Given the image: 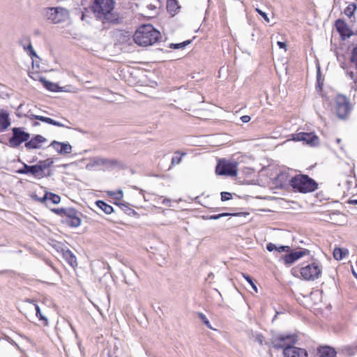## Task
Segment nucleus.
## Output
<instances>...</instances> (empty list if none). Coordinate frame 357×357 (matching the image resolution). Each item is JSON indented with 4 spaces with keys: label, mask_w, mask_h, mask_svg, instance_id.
<instances>
[{
    "label": "nucleus",
    "mask_w": 357,
    "mask_h": 357,
    "mask_svg": "<svg viewBox=\"0 0 357 357\" xmlns=\"http://www.w3.org/2000/svg\"><path fill=\"white\" fill-rule=\"evenodd\" d=\"M29 56L33 58V57H38L37 54H36V51L33 50V49H31L30 51H29Z\"/></svg>",
    "instance_id": "nucleus-53"
},
{
    "label": "nucleus",
    "mask_w": 357,
    "mask_h": 357,
    "mask_svg": "<svg viewBox=\"0 0 357 357\" xmlns=\"http://www.w3.org/2000/svg\"><path fill=\"white\" fill-rule=\"evenodd\" d=\"M13 135L9 139V143L13 148L18 147L22 143L26 142L30 138V134L22 130L21 128H13Z\"/></svg>",
    "instance_id": "nucleus-9"
},
{
    "label": "nucleus",
    "mask_w": 357,
    "mask_h": 357,
    "mask_svg": "<svg viewBox=\"0 0 357 357\" xmlns=\"http://www.w3.org/2000/svg\"><path fill=\"white\" fill-rule=\"evenodd\" d=\"M198 317L202 320V321L207 326V328L212 329V326L210 324L209 320L206 317V316L202 312H198Z\"/></svg>",
    "instance_id": "nucleus-40"
},
{
    "label": "nucleus",
    "mask_w": 357,
    "mask_h": 357,
    "mask_svg": "<svg viewBox=\"0 0 357 357\" xmlns=\"http://www.w3.org/2000/svg\"><path fill=\"white\" fill-rule=\"evenodd\" d=\"M40 125V123H38V121H35L33 123V126L36 127V126H38Z\"/></svg>",
    "instance_id": "nucleus-57"
},
{
    "label": "nucleus",
    "mask_w": 357,
    "mask_h": 357,
    "mask_svg": "<svg viewBox=\"0 0 357 357\" xmlns=\"http://www.w3.org/2000/svg\"><path fill=\"white\" fill-rule=\"evenodd\" d=\"M114 0H93L89 8L103 24L117 25L123 23V17L114 12Z\"/></svg>",
    "instance_id": "nucleus-1"
},
{
    "label": "nucleus",
    "mask_w": 357,
    "mask_h": 357,
    "mask_svg": "<svg viewBox=\"0 0 357 357\" xmlns=\"http://www.w3.org/2000/svg\"><path fill=\"white\" fill-rule=\"evenodd\" d=\"M40 82L43 84L44 87L52 92H58V91H63V90L62 88L59 87L58 84L51 82L48 80H47L44 77H41L40 79Z\"/></svg>",
    "instance_id": "nucleus-22"
},
{
    "label": "nucleus",
    "mask_w": 357,
    "mask_h": 357,
    "mask_svg": "<svg viewBox=\"0 0 357 357\" xmlns=\"http://www.w3.org/2000/svg\"><path fill=\"white\" fill-rule=\"evenodd\" d=\"M37 178H42L45 176V174H42L40 171V167L38 165H33L30 166L29 174Z\"/></svg>",
    "instance_id": "nucleus-28"
},
{
    "label": "nucleus",
    "mask_w": 357,
    "mask_h": 357,
    "mask_svg": "<svg viewBox=\"0 0 357 357\" xmlns=\"http://www.w3.org/2000/svg\"><path fill=\"white\" fill-rule=\"evenodd\" d=\"M51 175H52V172L50 171H49L47 172V174H45V176L44 177H50Z\"/></svg>",
    "instance_id": "nucleus-56"
},
{
    "label": "nucleus",
    "mask_w": 357,
    "mask_h": 357,
    "mask_svg": "<svg viewBox=\"0 0 357 357\" xmlns=\"http://www.w3.org/2000/svg\"><path fill=\"white\" fill-rule=\"evenodd\" d=\"M250 116L248 115H244L241 117V120L243 123H248L250 121Z\"/></svg>",
    "instance_id": "nucleus-48"
},
{
    "label": "nucleus",
    "mask_w": 357,
    "mask_h": 357,
    "mask_svg": "<svg viewBox=\"0 0 357 357\" xmlns=\"http://www.w3.org/2000/svg\"><path fill=\"white\" fill-rule=\"evenodd\" d=\"M5 339L8 342H10V344L15 345L16 347L19 348V346L18 344L15 342L13 341L10 337L8 336H6Z\"/></svg>",
    "instance_id": "nucleus-51"
},
{
    "label": "nucleus",
    "mask_w": 357,
    "mask_h": 357,
    "mask_svg": "<svg viewBox=\"0 0 357 357\" xmlns=\"http://www.w3.org/2000/svg\"><path fill=\"white\" fill-rule=\"evenodd\" d=\"M55 214L60 215L61 217H65L67 211V208H54L52 210Z\"/></svg>",
    "instance_id": "nucleus-42"
},
{
    "label": "nucleus",
    "mask_w": 357,
    "mask_h": 357,
    "mask_svg": "<svg viewBox=\"0 0 357 357\" xmlns=\"http://www.w3.org/2000/svg\"><path fill=\"white\" fill-rule=\"evenodd\" d=\"M232 198V195L228 192H221V200L222 202L230 200Z\"/></svg>",
    "instance_id": "nucleus-43"
},
{
    "label": "nucleus",
    "mask_w": 357,
    "mask_h": 357,
    "mask_svg": "<svg viewBox=\"0 0 357 357\" xmlns=\"http://www.w3.org/2000/svg\"><path fill=\"white\" fill-rule=\"evenodd\" d=\"M47 195H48L47 199H50L53 204H57L61 202V197L59 195L46 192Z\"/></svg>",
    "instance_id": "nucleus-38"
},
{
    "label": "nucleus",
    "mask_w": 357,
    "mask_h": 357,
    "mask_svg": "<svg viewBox=\"0 0 357 357\" xmlns=\"http://www.w3.org/2000/svg\"><path fill=\"white\" fill-rule=\"evenodd\" d=\"M297 337L296 335H280L276 338H275L272 342L271 345L273 348L277 349H284L288 345H291L290 344L286 343L287 341H289L291 344H295L297 341Z\"/></svg>",
    "instance_id": "nucleus-11"
},
{
    "label": "nucleus",
    "mask_w": 357,
    "mask_h": 357,
    "mask_svg": "<svg viewBox=\"0 0 357 357\" xmlns=\"http://www.w3.org/2000/svg\"><path fill=\"white\" fill-rule=\"evenodd\" d=\"M176 155L173 156L172 158V165H178L182 160V156L185 153H181L180 151L175 152Z\"/></svg>",
    "instance_id": "nucleus-36"
},
{
    "label": "nucleus",
    "mask_w": 357,
    "mask_h": 357,
    "mask_svg": "<svg viewBox=\"0 0 357 357\" xmlns=\"http://www.w3.org/2000/svg\"><path fill=\"white\" fill-rule=\"evenodd\" d=\"M347 202L349 204L357 205V199H349Z\"/></svg>",
    "instance_id": "nucleus-54"
},
{
    "label": "nucleus",
    "mask_w": 357,
    "mask_h": 357,
    "mask_svg": "<svg viewBox=\"0 0 357 357\" xmlns=\"http://www.w3.org/2000/svg\"><path fill=\"white\" fill-rule=\"evenodd\" d=\"M218 218H221L222 217H227V216H229V215H233V216H236V215H239L240 213H220V214H218Z\"/></svg>",
    "instance_id": "nucleus-47"
},
{
    "label": "nucleus",
    "mask_w": 357,
    "mask_h": 357,
    "mask_svg": "<svg viewBox=\"0 0 357 357\" xmlns=\"http://www.w3.org/2000/svg\"><path fill=\"white\" fill-rule=\"evenodd\" d=\"M167 8L171 14L174 15L181 7L178 5L176 0H167Z\"/></svg>",
    "instance_id": "nucleus-27"
},
{
    "label": "nucleus",
    "mask_w": 357,
    "mask_h": 357,
    "mask_svg": "<svg viewBox=\"0 0 357 357\" xmlns=\"http://www.w3.org/2000/svg\"><path fill=\"white\" fill-rule=\"evenodd\" d=\"M255 10H256V12H257L259 15H261V16L264 18V20L266 22H270V19H269V17H268V15H267L265 12L262 11L261 9L257 8H255Z\"/></svg>",
    "instance_id": "nucleus-45"
},
{
    "label": "nucleus",
    "mask_w": 357,
    "mask_h": 357,
    "mask_svg": "<svg viewBox=\"0 0 357 357\" xmlns=\"http://www.w3.org/2000/svg\"><path fill=\"white\" fill-rule=\"evenodd\" d=\"M35 310H36V314L37 317L39 319V320L43 321V324L44 326H47L48 325V319L46 317H45L42 314L40 307L37 304H35Z\"/></svg>",
    "instance_id": "nucleus-31"
},
{
    "label": "nucleus",
    "mask_w": 357,
    "mask_h": 357,
    "mask_svg": "<svg viewBox=\"0 0 357 357\" xmlns=\"http://www.w3.org/2000/svg\"><path fill=\"white\" fill-rule=\"evenodd\" d=\"M54 163L53 158H47L44 160H40L37 165L40 167V171L42 174H45V170L47 168H50Z\"/></svg>",
    "instance_id": "nucleus-25"
},
{
    "label": "nucleus",
    "mask_w": 357,
    "mask_h": 357,
    "mask_svg": "<svg viewBox=\"0 0 357 357\" xmlns=\"http://www.w3.org/2000/svg\"><path fill=\"white\" fill-rule=\"evenodd\" d=\"M278 47L280 48V49H284L286 47L287 45L284 42H281V41H278L277 43Z\"/></svg>",
    "instance_id": "nucleus-52"
},
{
    "label": "nucleus",
    "mask_w": 357,
    "mask_h": 357,
    "mask_svg": "<svg viewBox=\"0 0 357 357\" xmlns=\"http://www.w3.org/2000/svg\"><path fill=\"white\" fill-rule=\"evenodd\" d=\"M294 139L303 141L312 146L319 144V137L313 132H299L296 135Z\"/></svg>",
    "instance_id": "nucleus-13"
},
{
    "label": "nucleus",
    "mask_w": 357,
    "mask_h": 357,
    "mask_svg": "<svg viewBox=\"0 0 357 357\" xmlns=\"http://www.w3.org/2000/svg\"><path fill=\"white\" fill-rule=\"evenodd\" d=\"M284 357H307L305 349L288 345L283 351Z\"/></svg>",
    "instance_id": "nucleus-14"
},
{
    "label": "nucleus",
    "mask_w": 357,
    "mask_h": 357,
    "mask_svg": "<svg viewBox=\"0 0 357 357\" xmlns=\"http://www.w3.org/2000/svg\"><path fill=\"white\" fill-rule=\"evenodd\" d=\"M22 167L17 169L16 172L19 174H29L31 165H28L27 164L23 162H22Z\"/></svg>",
    "instance_id": "nucleus-39"
},
{
    "label": "nucleus",
    "mask_w": 357,
    "mask_h": 357,
    "mask_svg": "<svg viewBox=\"0 0 357 357\" xmlns=\"http://www.w3.org/2000/svg\"><path fill=\"white\" fill-rule=\"evenodd\" d=\"M203 218H204V219H206V220H218V219H219L218 214L217 215H208V216H206V217L204 216Z\"/></svg>",
    "instance_id": "nucleus-50"
},
{
    "label": "nucleus",
    "mask_w": 357,
    "mask_h": 357,
    "mask_svg": "<svg viewBox=\"0 0 357 357\" xmlns=\"http://www.w3.org/2000/svg\"><path fill=\"white\" fill-rule=\"evenodd\" d=\"M82 214L74 208H67L65 215V219L62 220L63 223L66 224L70 227H77L81 225Z\"/></svg>",
    "instance_id": "nucleus-8"
},
{
    "label": "nucleus",
    "mask_w": 357,
    "mask_h": 357,
    "mask_svg": "<svg viewBox=\"0 0 357 357\" xmlns=\"http://www.w3.org/2000/svg\"><path fill=\"white\" fill-rule=\"evenodd\" d=\"M108 194L110 195L114 196V197L116 199H121L123 197V191L121 190H118L116 192H109Z\"/></svg>",
    "instance_id": "nucleus-44"
},
{
    "label": "nucleus",
    "mask_w": 357,
    "mask_h": 357,
    "mask_svg": "<svg viewBox=\"0 0 357 357\" xmlns=\"http://www.w3.org/2000/svg\"><path fill=\"white\" fill-rule=\"evenodd\" d=\"M320 357H335L336 351L334 348L329 346H323L318 348Z\"/></svg>",
    "instance_id": "nucleus-21"
},
{
    "label": "nucleus",
    "mask_w": 357,
    "mask_h": 357,
    "mask_svg": "<svg viewBox=\"0 0 357 357\" xmlns=\"http://www.w3.org/2000/svg\"><path fill=\"white\" fill-rule=\"evenodd\" d=\"M162 38L161 33L151 24L141 25L133 36V40L139 46L147 47L158 43Z\"/></svg>",
    "instance_id": "nucleus-2"
},
{
    "label": "nucleus",
    "mask_w": 357,
    "mask_h": 357,
    "mask_svg": "<svg viewBox=\"0 0 357 357\" xmlns=\"http://www.w3.org/2000/svg\"><path fill=\"white\" fill-rule=\"evenodd\" d=\"M248 336L251 340L256 342H258L260 345L263 344L264 337L261 334L254 333L253 331H250L248 333Z\"/></svg>",
    "instance_id": "nucleus-30"
},
{
    "label": "nucleus",
    "mask_w": 357,
    "mask_h": 357,
    "mask_svg": "<svg viewBox=\"0 0 357 357\" xmlns=\"http://www.w3.org/2000/svg\"><path fill=\"white\" fill-rule=\"evenodd\" d=\"M309 254L310 251L307 249H301L299 250H291V251L287 252V254L282 255L280 260L282 261L287 266H290L300 258Z\"/></svg>",
    "instance_id": "nucleus-10"
},
{
    "label": "nucleus",
    "mask_w": 357,
    "mask_h": 357,
    "mask_svg": "<svg viewBox=\"0 0 357 357\" xmlns=\"http://www.w3.org/2000/svg\"><path fill=\"white\" fill-rule=\"evenodd\" d=\"M93 165L98 166H105L106 167H115L119 165V161L115 159H107L97 157L93 159Z\"/></svg>",
    "instance_id": "nucleus-18"
},
{
    "label": "nucleus",
    "mask_w": 357,
    "mask_h": 357,
    "mask_svg": "<svg viewBox=\"0 0 357 357\" xmlns=\"http://www.w3.org/2000/svg\"><path fill=\"white\" fill-rule=\"evenodd\" d=\"M47 139L40 135H36L24 144L27 149H37L41 148V144L46 142Z\"/></svg>",
    "instance_id": "nucleus-16"
},
{
    "label": "nucleus",
    "mask_w": 357,
    "mask_h": 357,
    "mask_svg": "<svg viewBox=\"0 0 357 357\" xmlns=\"http://www.w3.org/2000/svg\"><path fill=\"white\" fill-rule=\"evenodd\" d=\"M342 68L346 70L347 75L352 79L355 83L357 82V68H355L354 65L350 63L349 66L345 67L343 64L341 66Z\"/></svg>",
    "instance_id": "nucleus-24"
},
{
    "label": "nucleus",
    "mask_w": 357,
    "mask_h": 357,
    "mask_svg": "<svg viewBox=\"0 0 357 357\" xmlns=\"http://www.w3.org/2000/svg\"><path fill=\"white\" fill-rule=\"evenodd\" d=\"M266 249L269 252L273 250L278 251V252H289L291 251V248L288 245H280L276 246L273 243H268L266 244Z\"/></svg>",
    "instance_id": "nucleus-23"
},
{
    "label": "nucleus",
    "mask_w": 357,
    "mask_h": 357,
    "mask_svg": "<svg viewBox=\"0 0 357 357\" xmlns=\"http://www.w3.org/2000/svg\"><path fill=\"white\" fill-rule=\"evenodd\" d=\"M356 8H357L356 4L354 3H352L349 4L348 6L346 7V8L344 9V14L346 15H347L348 17H351L354 15V13L355 10H356Z\"/></svg>",
    "instance_id": "nucleus-33"
},
{
    "label": "nucleus",
    "mask_w": 357,
    "mask_h": 357,
    "mask_svg": "<svg viewBox=\"0 0 357 357\" xmlns=\"http://www.w3.org/2000/svg\"><path fill=\"white\" fill-rule=\"evenodd\" d=\"M289 184L295 192H312L318 188L317 181L307 174L295 175L289 179Z\"/></svg>",
    "instance_id": "nucleus-3"
},
{
    "label": "nucleus",
    "mask_w": 357,
    "mask_h": 357,
    "mask_svg": "<svg viewBox=\"0 0 357 357\" xmlns=\"http://www.w3.org/2000/svg\"><path fill=\"white\" fill-rule=\"evenodd\" d=\"M45 15L47 20L53 24L66 22L70 17L69 11L61 7L47 8Z\"/></svg>",
    "instance_id": "nucleus-5"
},
{
    "label": "nucleus",
    "mask_w": 357,
    "mask_h": 357,
    "mask_svg": "<svg viewBox=\"0 0 357 357\" xmlns=\"http://www.w3.org/2000/svg\"><path fill=\"white\" fill-rule=\"evenodd\" d=\"M355 349H356V350L357 351V346L356 347V348H355Z\"/></svg>",
    "instance_id": "nucleus-59"
},
{
    "label": "nucleus",
    "mask_w": 357,
    "mask_h": 357,
    "mask_svg": "<svg viewBox=\"0 0 357 357\" xmlns=\"http://www.w3.org/2000/svg\"><path fill=\"white\" fill-rule=\"evenodd\" d=\"M301 278L307 281H314L321 274V267L319 263L312 262L300 268Z\"/></svg>",
    "instance_id": "nucleus-6"
},
{
    "label": "nucleus",
    "mask_w": 357,
    "mask_h": 357,
    "mask_svg": "<svg viewBox=\"0 0 357 357\" xmlns=\"http://www.w3.org/2000/svg\"><path fill=\"white\" fill-rule=\"evenodd\" d=\"M10 126L9 114L6 110L0 111V132L5 131Z\"/></svg>",
    "instance_id": "nucleus-20"
},
{
    "label": "nucleus",
    "mask_w": 357,
    "mask_h": 357,
    "mask_svg": "<svg viewBox=\"0 0 357 357\" xmlns=\"http://www.w3.org/2000/svg\"><path fill=\"white\" fill-rule=\"evenodd\" d=\"M33 197L35 200H37L40 203H45L48 198V195H47V192H45L43 197H38L37 195H34Z\"/></svg>",
    "instance_id": "nucleus-46"
},
{
    "label": "nucleus",
    "mask_w": 357,
    "mask_h": 357,
    "mask_svg": "<svg viewBox=\"0 0 357 357\" xmlns=\"http://www.w3.org/2000/svg\"><path fill=\"white\" fill-rule=\"evenodd\" d=\"M96 205L106 214H111L112 212H114L113 207L102 200L96 201Z\"/></svg>",
    "instance_id": "nucleus-26"
},
{
    "label": "nucleus",
    "mask_w": 357,
    "mask_h": 357,
    "mask_svg": "<svg viewBox=\"0 0 357 357\" xmlns=\"http://www.w3.org/2000/svg\"><path fill=\"white\" fill-rule=\"evenodd\" d=\"M350 63L357 68V43L354 46L351 52Z\"/></svg>",
    "instance_id": "nucleus-32"
},
{
    "label": "nucleus",
    "mask_w": 357,
    "mask_h": 357,
    "mask_svg": "<svg viewBox=\"0 0 357 357\" xmlns=\"http://www.w3.org/2000/svg\"><path fill=\"white\" fill-rule=\"evenodd\" d=\"M170 203V200L167 199H164L162 201V204L165 205H168V204Z\"/></svg>",
    "instance_id": "nucleus-55"
},
{
    "label": "nucleus",
    "mask_w": 357,
    "mask_h": 357,
    "mask_svg": "<svg viewBox=\"0 0 357 357\" xmlns=\"http://www.w3.org/2000/svg\"><path fill=\"white\" fill-rule=\"evenodd\" d=\"M335 104L337 117L340 119H346L351 109L349 100L346 96L338 94L335 97Z\"/></svg>",
    "instance_id": "nucleus-7"
},
{
    "label": "nucleus",
    "mask_w": 357,
    "mask_h": 357,
    "mask_svg": "<svg viewBox=\"0 0 357 357\" xmlns=\"http://www.w3.org/2000/svg\"><path fill=\"white\" fill-rule=\"evenodd\" d=\"M211 275H213V273H211L210 274H208V278L211 277Z\"/></svg>",
    "instance_id": "nucleus-58"
},
{
    "label": "nucleus",
    "mask_w": 357,
    "mask_h": 357,
    "mask_svg": "<svg viewBox=\"0 0 357 357\" xmlns=\"http://www.w3.org/2000/svg\"><path fill=\"white\" fill-rule=\"evenodd\" d=\"M50 146L59 154H68L72 151V146L68 142H60L54 140Z\"/></svg>",
    "instance_id": "nucleus-15"
},
{
    "label": "nucleus",
    "mask_w": 357,
    "mask_h": 357,
    "mask_svg": "<svg viewBox=\"0 0 357 357\" xmlns=\"http://www.w3.org/2000/svg\"><path fill=\"white\" fill-rule=\"evenodd\" d=\"M27 41L29 42V45L27 46H25L23 45V48L24 49V50H29V52L31 49H33V48L31 41L29 38H27Z\"/></svg>",
    "instance_id": "nucleus-49"
},
{
    "label": "nucleus",
    "mask_w": 357,
    "mask_h": 357,
    "mask_svg": "<svg viewBox=\"0 0 357 357\" xmlns=\"http://www.w3.org/2000/svg\"><path fill=\"white\" fill-rule=\"evenodd\" d=\"M190 43H191V40H185V41H184L183 43H171L169 45V47L172 49L184 48Z\"/></svg>",
    "instance_id": "nucleus-37"
},
{
    "label": "nucleus",
    "mask_w": 357,
    "mask_h": 357,
    "mask_svg": "<svg viewBox=\"0 0 357 357\" xmlns=\"http://www.w3.org/2000/svg\"><path fill=\"white\" fill-rule=\"evenodd\" d=\"M116 205H118L122 210H123L128 215H131L132 214H135L136 212L135 210L130 208L126 204L123 203H115Z\"/></svg>",
    "instance_id": "nucleus-34"
},
{
    "label": "nucleus",
    "mask_w": 357,
    "mask_h": 357,
    "mask_svg": "<svg viewBox=\"0 0 357 357\" xmlns=\"http://www.w3.org/2000/svg\"><path fill=\"white\" fill-rule=\"evenodd\" d=\"M25 116L26 117L29 118L30 119L39 120L42 122H44V123H48L50 125H53V126H59V127H65V128H70V127L60 123L59 121H55L51 118H49V117L40 116V115H35V114H29V115L26 114Z\"/></svg>",
    "instance_id": "nucleus-17"
},
{
    "label": "nucleus",
    "mask_w": 357,
    "mask_h": 357,
    "mask_svg": "<svg viewBox=\"0 0 357 357\" xmlns=\"http://www.w3.org/2000/svg\"><path fill=\"white\" fill-rule=\"evenodd\" d=\"M348 253L347 250L335 248L333 251V257L336 260H342Z\"/></svg>",
    "instance_id": "nucleus-29"
},
{
    "label": "nucleus",
    "mask_w": 357,
    "mask_h": 357,
    "mask_svg": "<svg viewBox=\"0 0 357 357\" xmlns=\"http://www.w3.org/2000/svg\"><path fill=\"white\" fill-rule=\"evenodd\" d=\"M139 3L146 7L149 11H153L156 9V6L150 2V0H139Z\"/></svg>",
    "instance_id": "nucleus-35"
},
{
    "label": "nucleus",
    "mask_w": 357,
    "mask_h": 357,
    "mask_svg": "<svg viewBox=\"0 0 357 357\" xmlns=\"http://www.w3.org/2000/svg\"><path fill=\"white\" fill-rule=\"evenodd\" d=\"M337 31L340 33L342 40H346L354 35L353 31L349 27L344 20L338 19L335 23Z\"/></svg>",
    "instance_id": "nucleus-12"
},
{
    "label": "nucleus",
    "mask_w": 357,
    "mask_h": 357,
    "mask_svg": "<svg viewBox=\"0 0 357 357\" xmlns=\"http://www.w3.org/2000/svg\"><path fill=\"white\" fill-rule=\"evenodd\" d=\"M61 252L63 257L70 266L75 268L77 266L76 257L69 249L62 248Z\"/></svg>",
    "instance_id": "nucleus-19"
},
{
    "label": "nucleus",
    "mask_w": 357,
    "mask_h": 357,
    "mask_svg": "<svg viewBox=\"0 0 357 357\" xmlns=\"http://www.w3.org/2000/svg\"><path fill=\"white\" fill-rule=\"evenodd\" d=\"M238 163L236 160L220 159L215 167V173L220 176H236Z\"/></svg>",
    "instance_id": "nucleus-4"
},
{
    "label": "nucleus",
    "mask_w": 357,
    "mask_h": 357,
    "mask_svg": "<svg viewBox=\"0 0 357 357\" xmlns=\"http://www.w3.org/2000/svg\"><path fill=\"white\" fill-rule=\"evenodd\" d=\"M243 278L246 280V281L250 284L251 287L255 290V292H257V288L255 284L253 282L252 278L246 274H243Z\"/></svg>",
    "instance_id": "nucleus-41"
}]
</instances>
